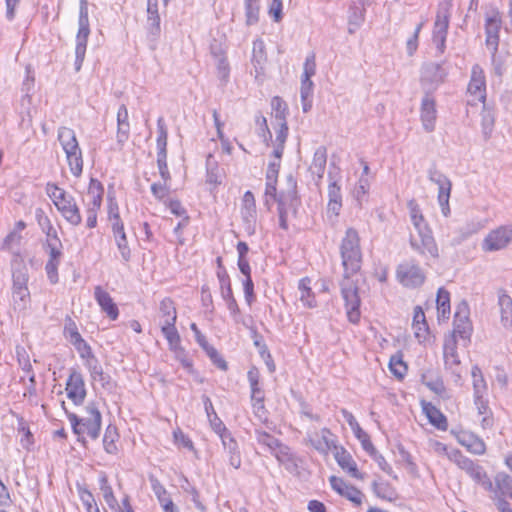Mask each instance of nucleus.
Returning a JSON list of instances; mask_svg holds the SVG:
<instances>
[{
  "mask_svg": "<svg viewBox=\"0 0 512 512\" xmlns=\"http://www.w3.org/2000/svg\"><path fill=\"white\" fill-rule=\"evenodd\" d=\"M115 242L124 262H129L131 259V250L128 245L127 236L125 231L119 234H114Z\"/></svg>",
  "mask_w": 512,
  "mask_h": 512,
  "instance_id": "6e6d98bb",
  "label": "nucleus"
},
{
  "mask_svg": "<svg viewBox=\"0 0 512 512\" xmlns=\"http://www.w3.org/2000/svg\"><path fill=\"white\" fill-rule=\"evenodd\" d=\"M99 483H100V490H101V493L103 495L105 502L107 503V505L109 506L110 509L116 511V509L119 508V503H118L116 497L114 496L112 487L108 483L106 474H102V476L99 479Z\"/></svg>",
  "mask_w": 512,
  "mask_h": 512,
  "instance_id": "a19ab883",
  "label": "nucleus"
},
{
  "mask_svg": "<svg viewBox=\"0 0 512 512\" xmlns=\"http://www.w3.org/2000/svg\"><path fill=\"white\" fill-rule=\"evenodd\" d=\"M457 440L473 454L482 455L486 451L484 441L473 433L462 432L457 436Z\"/></svg>",
  "mask_w": 512,
  "mask_h": 512,
  "instance_id": "bb28decb",
  "label": "nucleus"
},
{
  "mask_svg": "<svg viewBox=\"0 0 512 512\" xmlns=\"http://www.w3.org/2000/svg\"><path fill=\"white\" fill-rule=\"evenodd\" d=\"M451 8L452 0H442L438 4L432 39L440 53H443L446 47Z\"/></svg>",
  "mask_w": 512,
  "mask_h": 512,
  "instance_id": "20e7f679",
  "label": "nucleus"
},
{
  "mask_svg": "<svg viewBox=\"0 0 512 512\" xmlns=\"http://www.w3.org/2000/svg\"><path fill=\"white\" fill-rule=\"evenodd\" d=\"M420 118L426 132L434 131L437 118L436 102L429 93H426L422 98Z\"/></svg>",
  "mask_w": 512,
  "mask_h": 512,
  "instance_id": "f3484780",
  "label": "nucleus"
},
{
  "mask_svg": "<svg viewBox=\"0 0 512 512\" xmlns=\"http://www.w3.org/2000/svg\"><path fill=\"white\" fill-rule=\"evenodd\" d=\"M60 262L48 260L45 265V271L51 284H56L59 281L58 267Z\"/></svg>",
  "mask_w": 512,
  "mask_h": 512,
  "instance_id": "338daca9",
  "label": "nucleus"
},
{
  "mask_svg": "<svg viewBox=\"0 0 512 512\" xmlns=\"http://www.w3.org/2000/svg\"><path fill=\"white\" fill-rule=\"evenodd\" d=\"M12 279L13 287H27L29 275L24 263L20 262L17 267L13 268Z\"/></svg>",
  "mask_w": 512,
  "mask_h": 512,
  "instance_id": "8fccbe9b",
  "label": "nucleus"
},
{
  "mask_svg": "<svg viewBox=\"0 0 512 512\" xmlns=\"http://www.w3.org/2000/svg\"><path fill=\"white\" fill-rule=\"evenodd\" d=\"M512 243V224L499 226L491 230L482 242L485 252H495L505 249Z\"/></svg>",
  "mask_w": 512,
  "mask_h": 512,
  "instance_id": "1a4fd4ad",
  "label": "nucleus"
},
{
  "mask_svg": "<svg viewBox=\"0 0 512 512\" xmlns=\"http://www.w3.org/2000/svg\"><path fill=\"white\" fill-rule=\"evenodd\" d=\"M254 434L257 443L266 447L271 453L277 449V445L281 442L279 439L262 429H255Z\"/></svg>",
  "mask_w": 512,
  "mask_h": 512,
  "instance_id": "c03bdc74",
  "label": "nucleus"
},
{
  "mask_svg": "<svg viewBox=\"0 0 512 512\" xmlns=\"http://www.w3.org/2000/svg\"><path fill=\"white\" fill-rule=\"evenodd\" d=\"M73 346L79 352L80 357L86 360L85 364L90 363L91 360H98L93 354L91 347L84 339L80 340V342H77L76 344H73Z\"/></svg>",
  "mask_w": 512,
  "mask_h": 512,
  "instance_id": "680f3d73",
  "label": "nucleus"
},
{
  "mask_svg": "<svg viewBox=\"0 0 512 512\" xmlns=\"http://www.w3.org/2000/svg\"><path fill=\"white\" fill-rule=\"evenodd\" d=\"M468 92L475 100L485 102L486 99V80L483 69L475 64L471 70V78L467 88Z\"/></svg>",
  "mask_w": 512,
  "mask_h": 512,
  "instance_id": "a211bd4d",
  "label": "nucleus"
},
{
  "mask_svg": "<svg viewBox=\"0 0 512 512\" xmlns=\"http://www.w3.org/2000/svg\"><path fill=\"white\" fill-rule=\"evenodd\" d=\"M372 490L378 498L388 501L395 499V491L389 483H378L377 481H374L372 483Z\"/></svg>",
  "mask_w": 512,
  "mask_h": 512,
  "instance_id": "864d4df0",
  "label": "nucleus"
},
{
  "mask_svg": "<svg viewBox=\"0 0 512 512\" xmlns=\"http://www.w3.org/2000/svg\"><path fill=\"white\" fill-rule=\"evenodd\" d=\"M286 181L287 188L279 192V198L276 202L278 208H284V210L290 211L295 215L301 205V200L297 192V181L292 174L286 177Z\"/></svg>",
  "mask_w": 512,
  "mask_h": 512,
  "instance_id": "9b49d317",
  "label": "nucleus"
},
{
  "mask_svg": "<svg viewBox=\"0 0 512 512\" xmlns=\"http://www.w3.org/2000/svg\"><path fill=\"white\" fill-rule=\"evenodd\" d=\"M130 124L127 107L122 104L117 112V142L125 143L129 138Z\"/></svg>",
  "mask_w": 512,
  "mask_h": 512,
  "instance_id": "c85d7f7f",
  "label": "nucleus"
},
{
  "mask_svg": "<svg viewBox=\"0 0 512 512\" xmlns=\"http://www.w3.org/2000/svg\"><path fill=\"white\" fill-rule=\"evenodd\" d=\"M453 325L454 329L450 339L457 341V338H460L463 341V345L467 346L470 342L473 328L469 320V307L466 302H462L457 306Z\"/></svg>",
  "mask_w": 512,
  "mask_h": 512,
  "instance_id": "6e6552de",
  "label": "nucleus"
},
{
  "mask_svg": "<svg viewBox=\"0 0 512 512\" xmlns=\"http://www.w3.org/2000/svg\"><path fill=\"white\" fill-rule=\"evenodd\" d=\"M161 331L169 344L171 351L175 353H183L184 349L181 347L180 335L175 327V324L161 325Z\"/></svg>",
  "mask_w": 512,
  "mask_h": 512,
  "instance_id": "f704fd0d",
  "label": "nucleus"
},
{
  "mask_svg": "<svg viewBox=\"0 0 512 512\" xmlns=\"http://www.w3.org/2000/svg\"><path fill=\"white\" fill-rule=\"evenodd\" d=\"M340 255L343 266V278L340 281L341 295L345 303L348 320L356 324L360 320L361 299L358 283L352 279L362 266L363 255L360 247V237L353 228H348L340 245Z\"/></svg>",
  "mask_w": 512,
  "mask_h": 512,
  "instance_id": "f257e3e1",
  "label": "nucleus"
},
{
  "mask_svg": "<svg viewBox=\"0 0 512 512\" xmlns=\"http://www.w3.org/2000/svg\"><path fill=\"white\" fill-rule=\"evenodd\" d=\"M487 394H480V395H473L474 397V404L478 410V413L480 415H484L482 419V426H490L492 420L488 417L489 413V407H488V400L485 398Z\"/></svg>",
  "mask_w": 512,
  "mask_h": 512,
  "instance_id": "09e8293b",
  "label": "nucleus"
},
{
  "mask_svg": "<svg viewBox=\"0 0 512 512\" xmlns=\"http://www.w3.org/2000/svg\"><path fill=\"white\" fill-rule=\"evenodd\" d=\"M389 369L391 373L398 379H402L407 373V365L403 361L402 353L392 355L389 361Z\"/></svg>",
  "mask_w": 512,
  "mask_h": 512,
  "instance_id": "de8ad7c7",
  "label": "nucleus"
},
{
  "mask_svg": "<svg viewBox=\"0 0 512 512\" xmlns=\"http://www.w3.org/2000/svg\"><path fill=\"white\" fill-rule=\"evenodd\" d=\"M436 303L438 317L448 319L450 315V293L443 287L437 291Z\"/></svg>",
  "mask_w": 512,
  "mask_h": 512,
  "instance_id": "ea45409f",
  "label": "nucleus"
},
{
  "mask_svg": "<svg viewBox=\"0 0 512 512\" xmlns=\"http://www.w3.org/2000/svg\"><path fill=\"white\" fill-rule=\"evenodd\" d=\"M159 317L161 318V325L175 324L177 320V311L174 301L166 297L161 300L159 305Z\"/></svg>",
  "mask_w": 512,
  "mask_h": 512,
  "instance_id": "7c9ffc66",
  "label": "nucleus"
},
{
  "mask_svg": "<svg viewBox=\"0 0 512 512\" xmlns=\"http://www.w3.org/2000/svg\"><path fill=\"white\" fill-rule=\"evenodd\" d=\"M448 458L454 462L460 469L464 470L467 474H469L474 467L475 464L470 458L464 456L461 451L457 449H452L448 453Z\"/></svg>",
  "mask_w": 512,
  "mask_h": 512,
  "instance_id": "79ce46f5",
  "label": "nucleus"
},
{
  "mask_svg": "<svg viewBox=\"0 0 512 512\" xmlns=\"http://www.w3.org/2000/svg\"><path fill=\"white\" fill-rule=\"evenodd\" d=\"M499 306L503 326L512 330V298L506 294L499 296Z\"/></svg>",
  "mask_w": 512,
  "mask_h": 512,
  "instance_id": "4c0bfd02",
  "label": "nucleus"
},
{
  "mask_svg": "<svg viewBox=\"0 0 512 512\" xmlns=\"http://www.w3.org/2000/svg\"><path fill=\"white\" fill-rule=\"evenodd\" d=\"M217 278H218L219 284H220L221 296L224 297V296H229L230 294H233L230 277H229L227 271H222L221 274H217Z\"/></svg>",
  "mask_w": 512,
  "mask_h": 512,
  "instance_id": "0e129e2a",
  "label": "nucleus"
},
{
  "mask_svg": "<svg viewBox=\"0 0 512 512\" xmlns=\"http://www.w3.org/2000/svg\"><path fill=\"white\" fill-rule=\"evenodd\" d=\"M410 247L418 255H420L428 264V261L435 260L439 257V250L433 233L410 234Z\"/></svg>",
  "mask_w": 512,
  "mask_h": 512,
  "instance_id": "0eeeda50",
  "label": "nucleus"
},
{
  "mask_svg": "<svg viewBox=\"0 0 512 512\" xmlns=\"http://www.w3.org/2000/svg\"><path fill=\"white\" fill-rule=\"evenodd\" d=\"M157 134V148H167L168 132L164 119L162 117L158 118L157 120Z\"/></svg>",
  "mask_w": 512,
  "mask_h": 512,
  "instance_id": "e2e57ef3",
  "label": "nucleus"
},
{
  "mask_svg": "<svg viewBox=\"0 0 512 512\" xmlns=\"http://www.w3.org/2000/svg\"><path fill=\"white\" fill-rule=\"evenodd\" d=\"M445 369L454 377V382L459 384L462 381L463 367L457 353V342L455 339H447L443 346Z\"/></svg>",
  "mask_w": 512,
  "mask_h": 512,
  "instance_id": "9d476101",
  "label": "nucleus"
},
{
  "mask_svg": "<svg viewBox=\"0 0 512 512\" xmlns=\"http://www.w3.org/2000/svg\"><path fill=\"white\" fill-rule=\"evenodd\" d=\"M309 442L319 453L324 455H327L329 451L334 453L339 447L336 436L328 428H322L319 438H310Z\"/></svg>",
  "mask_w": 512,
  "mask_h": 512,
  "instance_id": "aec40b11",
  "label": "nucleus"
},
{
  "mask_svg": "<svg viewBox=\"0 0 512 512\" xmlns=\"http://www.w3.org/2000/svg\"><path fill=\"white\" fill-rule=\"evenodd\" d=\"M118 437L117 428L113 425H108L103 437V446L107 453L115 454L117 452L116 441Z\"/></svg>",
  "mask_w": 512,
  "mask_h": 512,
  "instance_id": "49530a36",
  "label": "nucleus"
},
{
  "mask_svg": "<svg viewBox=\"0 0 512 512\" xmlns=\"http://www.w3.org/2000/svg\"><path fill=\"white\" fill-rule=\"evenodd\" d=\"M368 454L370 457L373 458V460L378 464L379 468L383 472L387 473L388 475H392V473H393L392 467L385 460L384 456L376 450V448H374L373 451L369 452Z\"/></svg>",
  "mask_w": 512,
  "mask_h": 512,
  "instance_id": "69168bd1",
  "label": "nucleus"
},
{
  "mask_svg": "<svg viewBox=\"0 0 512 512\" xmlns=\"http://www.w3.org/2000/svg\"><path fill=\"white\" fill-rule=\"evenodd\" d=\"M67 397L75 404H83L87 392L83 375L76 369H71L66 382Z\"/></svg>",
  "mask_w": 512,
  "mask_h": 512,
  "instance_id": "f8f14e48",
  "label": "nucleus"
},
{
  "mask_svg": "<svg viewBox=\"0 0 512 512\" xmlns=\"http://www.w3.org/2000/svg\"><path fill=\"white\" fill-rule=\"evenodd\" d=\"M103 193L104 187L102 183L95 178H91L87 191V196L89 197L87 208L99 210L102 203Z\"/></svg>",
  "mask_w": 512,
  "mask_h": 512,
  "instance_id": "72a5a7b5",
  "label": "nucleus"
},
{
  "mask_svg": "<svg viewBox=\"0 0 512 512\" xmlns=\"http://www.w3.org/2000/svg\"><path fill=\"white\" fill-rule=\"evenodd\" d=\"M78 26L79 28L76 35L74 62L76 72H79L81 70L83 61L85 59L88 37L90 35L88 9H79Z\"/></svg>",
  "mask_w": 512,
  "mask_h": 512,
  "instance_id": "423d86ee",
  "label": "nucleus"
},
{
  "mask_svg": "<svg viewBox=\"0 0 512 512\" xmlns=\"http://www.w3.org/2000/svg\"><path fill=\"white\" fill-rule=\"evenodd\" d=\"M265 45L261 39L253 42L252 63L258 72V69H263V64L266 62Z\"/></svg>",
  "mask_w": 512,
  "mask_h": 512,
  "instance_id": "a18cd8bd",
  "label": "nucleus"
},
{
  "mask_svg": "<svg viewBox=\"0 0 512 512\" xmlns=\"http://www.w3.org/2000/svg\"><path fill=\"white\" fill-rule=\"evenodd\" d=\"M310 284V278L304 277L300 279L298 284V289L300 292L299 300L302 302L303 306L307 308H314L317 306V302L315 299V295L310 287Z\"/></svg>",
  "mask_w": 512,
  "mask_h": 512,
  "instance_id": "c9c22d12",
  "label": "nucleus"
},
{
  "mask_svg": "<svg viewBox=\"0 0 512 512\" xmlns=\"http://www.w3.org/2000/svg\"><path fill=\"white\" fill-rule=\"evenodd\" d=\"M246 25L252 26L259 21L260 5L259 2H244Z\"/></svg>",
  "mask_w": 512,
  "mask_h": 512,
  "instance_id": "13d9d810",
  "label": "nucleus"
},
{
  "mask_svg": "<svg viewBox=\"0 0 512 512\" xmlns=\"http://www.w3.org/2000/svg\"><path fill=\"white\" fill-rule=\"evenodd\" d=\"M149 482L151 484V489L157 497L162 509L164 512H178V508L173 503L170 498L169 493L166 488L161 484V482L154 476H149Z\"/></svg>",
  "mask_w": 512,
  "mask_h": 512,
  "instance_id": "4be33fe9",
  "label": "nucleus"
},
{
  "mask_svg": "<svg viewBox=\"0 0 512 512\" xmlns=\"http://www.w3.org/2000/svg\"><path fill=\"white\" fill-rule=\"evenodd\" d=\"M247 378L251 388V400L265 399V394L260 387V373L256 367H252L248 373Z\"/></svg>",
  "mask_w": 512,
  "mask_h": 512,
  "instance_id": "58836bf2",
  "label": "nucleus"
},
{
  "mask_svg": "<svg viewBox=\"0 0 512 512\" xmlns=\"http://www.w3.org/2000/svg\"><path fill=\"white\" fill-rule=\"evenodd\" d=\"M210 360L213 362L215 366H217L220 370L226 371L228 369L227 362L223 359V357L218 353V351L211 345L207 346L203 349Z\"/></svg>",
  "mask_w": 512,
  "mask_h": 512,
  "instance_id": "052dcab7",
  "label": "nucleus"
},
{
  "mask_svg": "<svg viewBox=\"0 0 512 512\" xmlns=\"http://www.w3.org/2000/svg\"><path fill=\"white\" fill-rule=\"evenodd\" d=\"M45 191L59 212L62 211V207L75 203L73 196L67 194L64 189L58 187L54 183H47Z\"/></svg>",
  "mask_w": 512,
  "mask_h": 512,
  "instance_id": "b1692460",
  "label": "nucleus"
},
{
  "mask_svg": "<svg viewBox=\"0 0 512 512\" xmlns=\"http://www.w3.org/2000/svg\"><path fill=\"white\" fill-rule=\"evenodd\" d=\"M60 213L66 219V221H68L73 226H78L82 222L80 210L76 202L72 205L62 207V211Z\"/></svg>",
  "mask_w": 512,
  "mask_h": 512,
  "instance_id": "603ef678",
  "label": "nucleus"
},
{
  "mask_svg": "<svg viewBox=\"0 0 512 512\" xmlns=\"http://www.w3.org/2000/svg\"><path fill=\"white\" fill-rule=\"evenodd\" d=\"M447 75L446 70L442 64L430 62L423 65L421 70V79L424 82L431 84H440L444 81Z\"/></svg>",
  "mask_w": 512,
  "mask_h": 512,
  "instance_id": "393cba45",
  "label": "nucleus"
},
{
  "mask_svg": "<svg viewBox=\"0 0 512 512\" xmlns=\"http://www.w3.org/2000/svg\"><path fill=\"white\" fill-rule=\"evenodd\" d=\"M86 367L90 372L91 378L99 381L105 390L112 391L116 387V383L109 374L104 373L98 360H91L90 363H86Z\"/></svg>",
  "mask_w": 512,
  "mask_h": 512,
  "instance_id": "a878e982",
  "label": "nucleus"
},
{
  "mask_svg": "<svg viewBox=\"0 0 512 512\" xmlns=\"http://www.w3.org/2000/svg\"><path fill=\"white\" fill-rule=\"evenodd\" d=\"M333 454L337 464L351 477L359 480H363L365 478V474L359 472L352 455L343 446H339Z\"/></svg>",
  "mask_w": 512,
  "mask_h": 512,
  "instance_id": "6ab92c4d",
  "label": "nucleus"
},
{
  "mask_svg": "<svg viewBox=\"0 0 512 512\" xmlns=\"http://www.w3.org/2000/svg\"><path fill=\"white\" fill-rule=\"evenodd\" d=\"M277 461L284 465L287 470H292L297 467L296 457L292 453L289 446L280 442L277 445V449L272 452Z\"/></svg>",
  "mask_w": 512,
  "mask_h": 512,
  "instance_id": "473e14b6",
  "label": "nucleus"
},
{
  "mask_svg": "<svg viewBox=\"0 0 512 512\" xmlns=\"http://www.w3.org/2000/svg\"><path fill=\"white\" fill-rule=\"evenodd\" d=\"M64 335L67 339H69L72 345L80 342V340L83 339L81 334L78 332L76 323L72 320L71 317H67L65 319Z\"/></svg>",
  "mask_w": 512,
  "mask_h": 512,
  "instance_id": "4d7b16f0",
  "label": "nucleus"
},
{
  "mask_svg": "<svg viewBox=\"0 0 512 512\" xmlns=\"http://www.w3.org/2000/svg\"><path fill=\"white\" fill-rule=\"evenodd\" d=\"M423 412L427 416L429 422L438 430L446 431L448 422L446 416L430 402H423Z\"/></svg>",
  "mask_w": 512,
  "mask_h": 512,
  "instance_id": "cd10ccee",
  "label": "nucleus"
},
{
  "mask_svg": "<svg viewBox=\"0 0 512 512\" xmlns=\"http://www.w3.org/2000/svg\"><path fill=\"white\" fill-rule=\"evenodd\" d=\"M65 411L67 410L65 409ZM86 412L88 416L83 418L70 412H66V414L76 435L81 436L86 433L95 440L100 435L102 416L94 403H89L86 406Z\"/></svg>",
  "mask_w": 512,
  "mask_h": 512,
  "instance_id": "7ed1b4c3",
  "label": "nucleus"
},
{
  "mask_svg": "<svg viewBox=\"0 0 512 512\" xmlns=\"http://www.w3.org/2000/svg\"><path fill=\"white\" fill-rule=\"evenodd\" d=\"M358 4L352 3L348 10V32L355 33L365 21L366 0H358Z\"/></svg>",
  "mask_w": 512,
  "mask_h": 512,
  "instance_id": "5701e85b",
  "label": "nucleus"
},
{
  "mask_svg": "<svg viewBox=\"0 0 512 512\" xmlns=\"http://www.w3.org/2000/svg\"><path fill=\"white\" fill-rule=\"evenodd\" d=\"M396 278L406 288H418L426 280V274L415 260L409 259L396 268Z\"/></svg>",
  "mask_w": 512,
  "mask_h": 512,
  "instance_id": "39448f33",
  "label": "nucleus"
},
{
  "mask_svg": "<svg viewBox=\"0 0 512 512\" xmlns=\"http://www.w3.org/2000/svg\"><path fill=\"white\" fill-rule=\"evenodd\" d=\"M428 178L431 182L435 183L438 187L444 185H448V183H451L449 178L438 171L435 167L430 168L428 171Z\"/></svg>",
  "mask_w": 512,
  "mask_h": 512,
  "instance_id": "774afa93",
  "label": "nucleus"
},
{
  "mask_svg": "<svg viewBox=\"0 0 512 512\" xmlns=\"http://www.w3.org/2000/svg\"><path fill=\"white\" fill-rule=\"evenodd\" d=\"M329 482L331 488L340 496L348 499L355 506L362 505L365 495L358 488L348 484L342 478L334 475L330 476Z\"/></svg>",
  "mask_w": 512,
  "mask_h": 512,
  "instance_id": "2eb2a0df",
  "label": "nucleus"
},
{
  "mask_svg": "<svg viewBox=\"0 0 512 512\" xmlns=\"http://www.w3.org/2000/svg\"><path fill=\"white\" fill-rule=\"evenodd\" d=\"M57 139L65 152L70 172L79 177L83 171V158L74 130L65 126L59 127Z\"/></svg>",
  "mask_w": 512,
  "mask_h": 512,
  "instance_id": "f03ea898",
  "label": "nucleus"
},
{
  "mask_svg": "<svg viewBox=\"0 0 512 512\" xmlns=\"http://www.w3.org/2000/svg\"><path fill=\"white\" fill-rule=\"evenodd\" d=\"M495 498L508 496L512 499V477L505 473L495 476Z\"/></svg>",
  "mask_w": 512,
  "mask_h": 512,
  "instance_id": "e433bc0d",
  "label": "nucleus"
},
{
  "mask_svg": "<svg viewBox=\"0 0 512 512\" xmlns=\"http://www.w3.org/2000/svg\"><path fill=\"white\" fill-rule=\"evenodd\" d=\"M77 490H78L79 497H80L84 507L86 508L87 512L95 509V507H98L95 502L93 494L85 486H82L78 483Z\"/></svg>",
  "mask_w": 512,
  "mask_h": 512,
  "instance_id": "bf43d9fd",
  "label": "nucleus"
},
{
  "mask_svg": "<svg viewBox=\"0 0 512 512\" xmlns=\"http://www.w3.org/2000/svg\"><path fill=\"white\" fill-rule=\"evenodd\" d=\"M473 395L487 394V383L483 376L482 370L478 365H474L471 369Z\"/></svg>",
  "mask_w": 512,
  "mask_h": 512,
  "instance_id": "37998d69",
  "label": "nucleus"
},
{
  "mask_svg": "<svg viewBox=\"0 0 512 512\" xmlns=\"http://www.w3.org/2000/svg\"><path fill=\"white\" fill-rule=\"evenodd\" d=\"M452 189V183H448V185H442L438 187V202L441 207V211L444 216H448L450 214L449 207V199Z\"/></svg>",
  "mask_w": 512,
  "mask_h": 512,
  "instance_id": "3c124183",
  "label": "nucleus"
},
{
  "mask_svg": "<svg viewBox=\"0 0 512 512\" xmlns=\"http://www.w3.org/2000/svg\"><path fill=\"white\" fill-rule=\"evenodd\" d=\"M94 298L101 308V311L106 313L111 320H116L119 316V309L113 301L110 294L105 291L101 286L94 288Z\"/></svg>",
  "mask_w": 512,
  "mask_h": 512,
  "instance_id": "412c9836",
  "label": "nucleus"
},
{
  "mask_svg": "<svg viewBox=\"0 0 512 512\" xmlns=\"http://www.w3.org/2000/svg\"><path fill=\"white\" fill-rule=\"evenodd\" d=\"M328 212H332L334 215H339L342 207V194L341 188L337 181L331 180L328 186Z\"/></svg>",
  "mask_w": 512,
  "mask_h": 512,
  "instance_id": "2f4dec72",
  "label": "nucleus"
},
{
  "mask_svg": "<svg viewBox=\"0 0 512 512\" xmlns=\"http://www.w3.org/2000/svg\"><path fill=\"white\" fill-rule=\"evenodd\" d=\"M146 30L149 41L153 43L152 49H154L161 32L158 0H147Z\"/></svg>",
  "mask_w": 512,
  "mask_h": 512,
  "instance_id": "dca6fc26",
  "label": "nucleus"
},
{
  "mask_svg": "<svg viewBox=\"0 0 512 512\" xmlns=\"http://www.w3.org/2000/svg\"><path fill=\"white\" fill-rule=\"evenodd\" d=\"M241 217L246 233L251 236L256 232L257 211L254 195L246 191L242 199Z\"/></svg>",
  "mask_w": 512,
  "mask_h": 512,
  "instance_id": "ddd939ff",
  "label": "nucleus"
},
{
  "mask_svg": "<svg viewBox=\"0 0 512 512\" xmlns=\"http://www.w3.org/2000/svg\"><path fill=\"white\" fill-rule=\"evenodd\" d=\"M271 107L277 122L286 121L288 107L286 102L279 96H274L271 100Z\"/></svg>",
  "mask_w": 512,
  "mask_h": 512,
  "instance_id": "5fc2aeb1",
  "label": "nucleus"
},
{
  "mask_svg": "<svg viewBox=\"0 0 512 512\" xmlns=\"http://www.w3.org/2000/svg\"><path fill=\"white\" fill-rule=\"evenodd\" d=\"M502 20L498 12L488 15L485 20L486 46L494 58L499 46V32Z\"/></svg>",
  "mask_w": 512,
  "mask_h": 512,
  "instance_id": "4468645a",
  "label": "nucleus"
},
{
  "mask_svg": "<svg viewBox=\"0 0 512 512\" xmlns=\"http://www.w3.org/2000/svg\"><path fill=\"white\" fill-rule=\"evenodd\" d=\"M327 163V149L325 146H319L313 155L312 163L309 167L310 172L312 175L317 176L318 181H320L325 172Z\"/></svg>",
  "mask_w": 512,
  "mask_h": 512,
  "instance_id": "c756f323",
  "label": "nucleus"
}]
</instances>
